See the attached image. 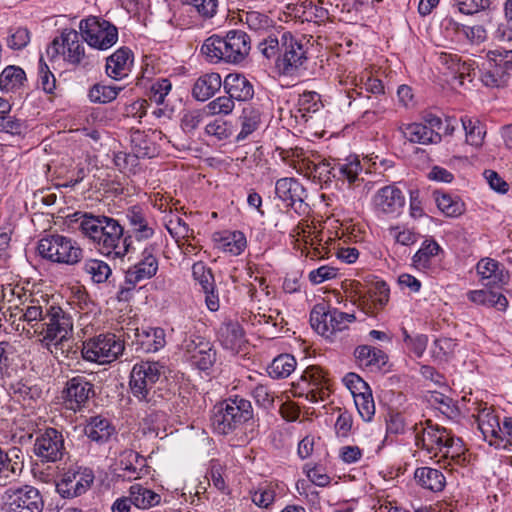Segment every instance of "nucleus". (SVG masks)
<instances>
[{
	"mask_svg": "<svg viewBox=\"0 0 512 512\" xmlns=\"http://www.w3.org/2000/svg\"><path fill=\"white\" fill-rule=\"evenodd\" d=\"M17 309L20 313L19 319L28 324L33 330V336L51 352H54V348L57 353L72 336V317L60 306L51 304L44 296L26 299Z\"/></svg>",
	"mask_w": 512,
	"mask_h": 512,
	"instance_id": "1",
	"label": "nucleus"
},
{
	"mask_svg": "<svg viewBox=\"0 0 512 512\" xmlns=\"http://www.w3.org/2000/svg\"><path fill=\"white\" fill-rule=\"evenodd\" d=\"M250 50V37L240 30H231L225 37L212 35L201 46V54L205 60L215 64L220 61L228 64L242 63Z\"/></svg>",
	"mask_w": 512,
	"mask_h": 512,
	"instance_id": "2",
	"label": "nucleus"
},
{
	"mask_svg": "<svg viewBox=\"0 0 512 512\" xmlns=\"http://www.w3.org/2000/svg\"><path fill=\"white\" fill-rule=\"evenodd\" d=\"M165 374V366L159 361H141L136 363L130 373L131 394L139 402L155 405L162 395L157 392L156 384Z\"/></svg>",
	"mask_w": 512,
	"mask_h": 512,
	"instance_id": "3",
	"label": "nucleus"
},
{
	"mask_svg": "<svg viewBox=\"0 0 512 512\" xmlns=\"http://www.w3.org/2000/svg\"><path fill=\"white\" fill-rule=\"evenodd\" d=\"M253 418L251 402L242 397L228 398L213 408L211 426L221 435H227Z\"/></svg>",
	"mask_w": 512,
	"mask_h": 512,
	"instance_id": "4",
	"label": "nucleus"
},
{
	"mask_svg": "<svg viewBox=\"0 0 512 512\" xmlns=\"http://www.w3.org/2000/svg\"><path fill=\"white\" fill-rule=\"evenodd\" d=\"M460 442V439H454L445 428L431 425V421H427V426L422 428L421 432L415 433V445L426 450L431 458L460 457Z\"/></svg>",
	"mask_w": 512,
	"mask_h": 512,
	"instance_id": "5",
	"label": "nucleus"
},
{
	"mask_svg": "<svg viewBox=\"0 0 512 512\" xmlns=\"http://www.w3.org/2000/svg\"><path fill=\"white\" fill-rule=\"evenodd\" d=\"M37 250L41 257L60 264L74 265L83 257V250L78 243L60 234L41 238Z\"/></svg>",
	"mask_w": 512,
	"mask_h": 512,
	"instance_id": "6",
	"label": "nucleus"
},
{
	"mask_svg": "<svg viewBox=\"0 0 512 512\" xmlns=\"http://www.w3.org/2000/svg\"><path fill=\"white\" fill-rule=\"evenodd\" d=\"M124 349L123 340L113 333H106L84 341L81 353L86 361L107 364L118 359Z\"/></svg>",
	"mask_w": 512,
	"mask_h": 512,
	"instance_id": "7",
	"label": "nucleus"
},
{
	"mask_svg": "<svg viewBox=\"0 0 512 512\" xmlns=\"http://www.w3.org/2000/svg\"><path fill=\"white\" fill-rule=\"evenodd\" d=\"M46 55L49 61H64L79 64L86 58L85 47L79 33L74 29H65L60 37L55 38L47 47Z\"/></svg>",
	"mask_w": 512,
	"mask_h": 512,
	"instance_id": "8",
	"label": "nucleus"
},
{
	"mask_svg": "<svg viewBox=\"0 0 512 512\" xmlns=\"http://www.w3.org/2000/svg\"><path fill=\"white\" fill-rule=\"evenodd\" d=\"M295 397H305L309 402L325 401L330 390L324 371L318 366L307 367L301 377L292 384Z\"/></svg>",
	"mask_w": 512,
	"mask_h": 512,
	"instance_id": "9",
	"label": "nucleus"
},
{
	"mask_svg": "<svg viewBox=\"0 0 512 512\" xmlns=\"http://www.w3.org/2000/svg\"><path fill=\"white\" fill-rule=\"evenodd\" d=\"M102 227L100 239L96 240L95 247L108 257H124L132 245L131 236H124L123 227L111 217H107Z\"/></svg>",
	"mask_w": 512,
	"mask_h": 512,
	"instance_id": "10",
	"label": "nucleus"
},
{
	"mask_svg": "<svg viewBox=\"0 0 512 512\" xmlns=\"http://www.w3.org/2000/svg\"><path fill=\"white\" fill-rule=\"evenodd\" d=\"M43 499L30 485L10 487L2 495V512H42Z\"/></svg>",
	"mask_w": 512,
	"mask_h": 512,
	"instance_id": "11",
	"label": "nucleus"
},
{
	"mask_svg": "<svg viewBox=\"0 0 512 512\" xmlns=\"http://www.w3.org/2000/svg\"><path fill=\"white\" fill-rule=\"evenodd\" d=\"M186 336L181 342L184 356L198 369L208 370L216 361V351L206 338L192 333L189 324H185Z\"/></svg>",
	"mask_w": 512,
	"mask_h": 512,
	"instance_id": "12",
	"label": "nucleus"
},
{
	"mask_svg": "<svg viewBox=\"0 0 512 512\" xmlns=\"http://www.w3.org/2000/svg\"><path fill=\"white\" fill-rule=\"evenodd\" d=\"M81 37L87 44L99 50H106L114 45L118 39V32L114 25L108 21L89 17L80 21Z\"/></svg>",
	"mask_w": 512,
	"mask_h": 512,
	"instance_id": "13",
	"label": "nucleus"
},
{
	"mask_svg": "<svg viewBox=\"0 0 512 512\" xmlns=\"http://www.w3.org/2000/svg\"><path fill=\"white\" fill-rule=\"evenodd\" d=\"M362 171V166L357 158L347 159L345 162L331 164L327 161L314 163L307 160V173H316L320 178L336 179L338 181H347L349 185L356 184L359 179V174Z\"/></svg>",
	"mask_w": 512,
	"mask_h": 512,
	"instance_id": "14",
	"label": "nucleus"
},
{
	"mask_svg": "<svg viewBox=\"0 0 512 512\" xmlns=\"http://www.w3.org/2000/svg\"><path fill=\"white\" fill-rule=\"evenodd\" d=\"M33 452L41 462L56 463L66 454L65 440L61 431L49 427L35 439Z\"/></svg>",
	"mask_w": 512,
	"mask_h": 512,
	"instance_id": "15",
	"label": "nucleus"
},
{
	"mask_svg": "<svg viewBox=\"0 0 512 512\" xmlns=\"http://www.w3.org/2000/svg\"><path fill=\"white\" fill-rule=\"evenodd\" d=\"M93 481L94 474L89 468L68 469L56 484V490L63 498H73L85 493Z\"/></svg>",
	"mask_w": 512,
	"mask_h": 512,
	"instance_id": "16",
	"label": "nucleus"
},
{
	"mask_svg": "<svg viewBox=\"0 0 512 512\" xmlns=\"http://www.w3.org/2000/svg\"><path fill=\"white\" fill-rule=\"evenodd\" d=\"M66 407L74 412L80 411L94 395L93 384L84 376H75L66 382L63 390Z\"/></svg>",
	"mask_w": 512,
	"mask_h": 512,
	"instance_id": "17",
	"label": "nucleus"
},
{
	"mask_svg": "<svg viewBox=\"0 0 512 512\" xmlns=\"http://www.w3.org/2000/svg\"><path fill=\"white\" fill-rule=\"evenodd\" d=\"M405 205V197L402 191L388 185L379 189L373 197V206L378 214L395 218L402 213Z\"/></svg>",
	"mask_w": 512,
	"mask_h": 512,
	"instance_id": "18",
	"label": "nucleus"
},
{
	"mask_svg": "<svg viewBox=\"0 0 512 512\" xmlns=\"http://www.w3.org/2000/svg\"><path fill=\"white\" fill-rule=\"evenodd\" d=\"M158 265L156 247L154 245H148L142 251L140 261L126 271V282L135 286L143 280L152 278L158 271Z\"/></svg>",
	"mask_w": 512,
	"mask_h": 512,
	"instance_id": "19",
	"label": "nucleus"
},
{
	"mask_svg": "<svg viewBox=\"0 0 512 512\" xmlns=\"http://www.w3.org/2000/svg\"><path fill=\"white\" fill-rule=\"evenodd\" d=\"M477 422L479 430L489 445L501 448L503 446V439L499 435H502V423L494 410L490 407L481 409L478 413Z\"/></svg>",
	"mask_w": 512,
	"mask_h": 512,
	"instance_id": "20",
	"label": "nucleus"
},
{
	"mask_svg": "<svg viewBox=\"0 0 512 512\" xmlns=\"http://www.w3.org/2000/svg\"><path fill=\"white\" fill-rule=\"evenodd\" d=\"M126 218L132 233L138 240H147L153 237L155 222L143 207L139 205L129 207L126 211Z\"/></svg>",
	"mask_w": 512,
	"mask_h": 512,
	"instance_id": "21",
	"label": "nucleus"
},
{
	"mask_svg": "<svg viewBox=\"0 0 512 512\" xmlns=\"http://www.w3.org/2000/svg\"><path fill=\"white\" fill-rule=\"evenodd\" d=\"M476 269L485 286L498 287L506 284L509 280V272L494 259H481L477 263Z\"/></svg>",
	"mask_w": 512,
	"mask_h": 512,
	"instance_id": "22",
	"label": "nucleus"
},
{
	"mask_svg": "<svg viewBox=\"0 0 512 512\" xmlns=\"http://www.w3.org/2000/svg\"><path fill=\"white\" fill-rule=\"evenodd\" d=\"M137 350L143 352H157L166 344L165 330L161 327L137 328L135 330Z\"/></svg>",
	"mask_w": 512,
	"mask_h": 512,
	"instance_id": "23",
	"label": "nucleus"
},
{
	"mask_svg": "<svg viewBox=\"0 0 512 512\" xmlns=\"http://www.w3.org/2000/svg\"><path fill=\"white\" fill-rule=\"evenodd\" d=\"M217 339L224 349L238 352L245 343V334L238 322L227 321L220 325Z\"/></svg>",
	"mask_w": 512,
	"mask_h": 512,
	"instance_id": "24",
	"label": "nucleus"
},
{
	"mask_svg": "<svg viewBox=\"0 0 512 512\" xmlns=\"http://www.w3.org/2000/svg\"><path fill=\"white\" fill-rule=\"evenodd\" d=\"M223 85L221 76L218 73H206L195 81L192 87V97L200 102H205L213 97Z\"/></svg>",
	"mask_w": 512,
	"mask_h": 512,
	"instance_id": "25",
	"label": "nucleus"
},
{
	"mask_svg": "<svg viewBox=\"0 0 512 512\" xmlns=\"http://www.w3.org/2000/svg\"><path fill=\"white\" fill-rule=\"evenodd\" d=\"M237 124L240 131L236 136V141L241 142L252 136L262 126V115L257 107L247 105L242 109L238 117Z\"/></svg>",
	"mask_w": 512,
	"mask_h": 512,
	"instance_id": "26",
	"label": "nucleus"
},
{
	"mask_svg": "<svg viewBox=\"0 0 512 512\" xmlns=\"http://www.w3.org/2000/svg\"><path fill=\"white\" fill-rule=\"evenodd\" d=\"M223 87L233 100L247 101L254 95L253 85L245 76L238 73L228 74L223 81Z\"/></svg>",
	"mask_w": 512,
	"mask_h": 512,
	"instance_id": "27",
	"label": "nucleus"
},
{
	"mask_svg": "<svg viewBox=\"0 0 512 512\" xmlns=\"http://www.w3.org/2000/svg\"><path fill=\"white\" fill-rule=\"evenodd\" d=\"M275 193L287 206H293L296 202L304 201L305 188L297 179L285 177L277 180Z\"/></svg>",
	"mask_w": 512,
	"mask_h": 512,
	"instance_id": "28",
	"label": "nucleus"
},
{
	"mask_svg": "<svg viewBox=\"0 0 512 512\" xmlns=\"http://www.w3.org/2000/svg\"><path fill=\"white\" fill-rule=\"evenodd\" d=\"M74 217V222L77 224V228L83 237L89 239L95 245L96 240L100 239V232L103 229L102 225L106 222L107 216L75 213Z\"/></svg>",
	"mask_w": 512,
	"mask_h": 512,
	"instance_id": "29",
	"label": "nucleus"
},
{
	"mask_svg": "<svg viewBox=\"0 0 512 512\" xmlns=\"http://www.w3.org/2000/svg\"><path fill=\"white\" fill-rule=\"evenodd\" d=\"M400 130L403 136L412 143L427 145L437 144L441 141L439 132L427 128V125L423 123L406 124L401 126Z\"/></svg>",
	"mask_w": 512,
	"mask_h": 512,
	"instance_id": "30",
	"label": "nucleus"
},
{
	"mask_svg": "<svg viewBox=\"0 0 512 512\" xmlns=\"http://www.w3.org/2000/svg\"><path fill=\"white\" fill-rule=\"evenodd\" d=\"M217 247L231 255H240L247 246V240L241 231H223L213 235Z\"/></svg>",
	"mask_w": 512,
	"mask_h": 512,
	"instance_id": "31",
	"label": "nucleus"
},
{
	"mask_svg": "<svg viewBox=\"0 0 512 512\" xmlns=\"http://www.w3.org/2000/svg\"><path fill=\"white\" fill-rule=\"evenodd\" d=\"M354 354L359 364L370 371L381 370L388 360L387 355L382 350L368 345L357 347Z\"/></svg>",
	"mask_w": 512,
	"mask_h": 512,
	"instance_id": "32",
	"label": "nucleus"
},
{
	"mask_svg": "<svg viewBox=\"0 0 512 512\" xmlns=\"http://www.w3.org/2000/svg\"><path fill=\"white\" fill-rule=\"evenodd\" d=\"M445 30L455 33L458 37H464L471 43H481L487 37L482 25L466 26L456 22L453 18H445L442 22Z\"/></svg>",
	"mask_w": 512,
	"mask_h": 512,
	"instance_id": "33",
	"label": "nucleus"
},
{
	"mask_svg": "<svg viewBox=\"0 0 512 512\" xmlns=\"http://www.w3.org/2000/svg\"><path fill=\"white\" fill-rule=\"evenodd\" d=\"M113 432L114 427L106 418L101 416L91 417L84 427L85 435L98 444L107 442Z\"/></svg>",
	"mask_w": 512,
	"mask_h": 512,
	"instance_id": "34",
	"label": "nucleus"
},
{
	"mask_svg": "<svg viewBox=\"0 0 512 512\" xmlns=\"http://www.w3.org/2000/svg\"><path fill=\"white\" fill-rule=\"evenodd\" d=\"M281 53L283 64H296L306 58L303 45L290 32H284L281 36Z\"/></svg>",
	"mask_w": 512,
	"mask_h": 512,
	"instance_id": "35",
	"label": "nucleus"
},
{
	"mask_svg": "<svg viewBox=\"0 0 512 512\" xmlns=\"http://www.w3.org/2000/svg\"><path fill=\"white\" fill-rule=\"evenodd\" d=\"M131 501L138 509H149L161 502V495L153 490L135 483L129 489Z\"/></svg>",
	"mask_w": 512,
	"mask_h": 512,
	"instance_id": "36",
	"label": "nucleus"
},
{
	"mask_svg": "<svg viewBox=\"0 0 512 512\" xmlns=\"http://www.w3.org/2000/svg\"><path fill=\"white\" fill-rule=\"evenodd\" d=\"M441 247L432 239H426L422 242L419 250L412 257V265L417 270L429 269L433 259L440 253Z\"/></svg>",
	"mask_w": 512,
	"mask_h": 512,
	"instance_id": "37",
	"label": "nucleus"
},
{
	"mask_svg": "<svg viewBox=\"0 0 512 512\" xmlns=\"http://www.w3.org/2000/svg\"><path fill=\"white\" fill-rule=\"evenodd\" d=\"M415 479L422 487L433 492L442 491L446 483L442 472L430 467L417 468L415 471Z\"/></svg>",
	"mask_w": 512,
	"mask_h": 512,
	"instance_id": "38",
	"label": "nucleus"
},
{
	"mask_svg": "<svg viewBox=\"0 0 512 512\" xmlns=\"http://www.w3.org/2000/svg\"><path fill=\"white\" fill-rule=\"evenodd\" d=\"M467 297L475 304L496 307L498 310H505L508 305V301L504 295L491 290H472L467 293Z\"/></svg>",
	"mask_w": 512,
	"mask_h": 512,
	"instance_id": "39",
	"label": "nucleus"
},
{
	"mask_svg": "<svg viewBox=\"0 0 512 512\" xmlns=\"http://www.w3.org/2000/svg\"><path fill=\"white\" fill-rule=\"evenodd\" d=\"M482 83L487 87L504 86L509 79L507 66H476Z\"/></svg>",
	"mask_w": 512,
	"mask_h": 512,
	"instance_id": "40",
	"label": "nucleus"
},
{
	"mask_svg": "<svg viewBox=\"0 0 512 512\" xmlns=\"http://www.w3.org/2000/svg\"><path fill=\"white\" fill-rule=\"evenodd\" d=\"M278 488L276 482H263L250 492L251 500L256 506L267 509L274 503Z\"/></svg>",
	"mask_w": 512,
	"mask_h": 512,
	"instance_id": "41",
	"label": "nucleus"
},
{
	"mask_svg": "<svg viewBox=\"0 0 512 512\" xmlns=\"http://www.w3.org/2000/svg\"><path fill=\"white\" fill-rule=\"evenodd\" d=\"M131 147L134 155L137 158L153 157L156 153V147L148 135L140 130L131 132L130 136Z\"/></svg>",
	"mask_w": 512,
	"mask_h": 512,
	"instance_id": "42",
	"label": "nucleus"
},
{
	"mask_svg": "<svg viewBox=\"0 0 512 512\" xmlns=\"http://www.w3.org/2000/svg\"><path fill=\"white\" fill-rule=\"evenodd\" d=\"M26 80V74L20 66H6L0 74V89L13 91L21 87Z\"/></svg>",
	"mask_w": 512,
	"mask_h": 512,
	"instance_id": "43",
	"label": "nucleus"
},
{
	"mask_svg": "<svg viewBox=\"0 0 512 512\" xmlns=\"http://www.w3.org/2000/svg\"><path fill=\"white\" fill-rule=\"evenodd\" d=\"M296 359L290 354H281L273 359L268 374L274 379L288 377L296 368Z\"/></svg>",
	"mask_w": 512,
	"mask_h": 512,
	"instance_id": "44",
	"label": "nucleus"
},
{
	"mask_svg": "<svg viewBox=\"0 0 512 512\" xmlns=\"http://www.w3.org/2000/svg\"><path fill=\"white\" fill-rule=\"evenodd\" d=\"M310 324L318 334L330 337L329 309L326 304L321 303L313 307L310 313Z\"/></svg>",
	"mask_w": 512,
	"mask_h": 512,
	"instance_id": "45",
	"label": "nucleus"
},
{
	"mask_svg": "<svg viewBox=\"0 0 512 512\" xmlns=\"http://www.w3.org/2000/svg\"><path fill=\"white\" fill-rule=\"evenodd\" d=\"M21 451L18 448H12L4 452L0 448V472L8 476L9 473L17 475L23 468V462L20 459Z\"/></svg>",
	"mask_w": 512,
	"mask_h": 512,
	"instance_id": "46",
	"label": "nucleus"
},
{
	"mask_svg": "<svg viewBox=\"0 0 512 512\" xmlns=\"http://www.w3.org/2000/svg\"><path fill=\"white\" fill-rule=\"evenodd\" d=\"M239 20L252 31L259 32L273 26V20L259 11H247L239 14Z\"/></svg>",
	"mask_w": 512,
	"mask_h": 512,
	"instance_id": "47",
	"label": "nucleus"
},
{
	"mask_svg": "<svg viewBox=\"0 0 512 512\" xmlns=\"http://www.w3.org/2000/svg\"><path fill=\"white\" fill-rule=\"evenodd\" d=\"M84 272L90 276L95 283H104L111 275L110 266L98 259H88L83 265Z\"/></svg>",
	"mask_w": 512,
	"mask_h": 512,
	"instance_id": "48",
	"label": "nucleus"
},
{
	"mask_svg": "<svg viewBox=\"0 0 512 512\" xmlns=\"http://www.w3.org/2000/svg\"><path fill=\"white\" fill-rule=\"evenodd\" d=\"M437 207L448 217H457L464 211V204L458 198L449 194H436Z\"/></svg>",
	"mask_w": 512,
	"mask_h": 512,
	"instance_id": "49",
	"label": "nucleus"
},
{
	"mask_svg": "<svg viewBox=\"0 0 512 512\" xmlns=\"http://www.w3.org/2000/svg\"><path fill=\"white\" fill-rule=\"evenodd\" d=\"M204 107L209 116H228L233 112L235 102L229 95L219 96Z\"/></svg>",
	"mask_w": 512,
	"mask_h": 512,
	"instance_id": "50",
	"label": "nucleus"
},
{
	"mask_svg": "<svg viewBox=\"0 0 512 512\" xmlns=\"http://www.w3.org/2000/svg\"><path fill=\"white\" fill-rule=\"evenodd\" d=\"M121 87L95 84L89 90V99L94 103H109L116 99Z\"/></svg>",
	"mask_w": 512,
	"mask_h": 512,
	"instance_id": "51",
	"label": "nucleus"
},
{
	"mask_svg": "<svg viewBox=\"0 0 512 512\" xmlns=\"http://www.w3.org/2000/svg\"><path fill=\"white\" fill-rule=\"evenodd\" d=\"M463 129L466 132V141L472 146H480L483 142L485 132L479 121L464 117L461 119Z\"/></svg>",
	"mask_w": 512,
	"mask_h": 512,
	"instance_id": "52",
	"label": "nucleus"
},
{
	"mask_svg": "<svg viewBox=\"0 0 512 512\" xmlns=\"http://www.w3.org/2000/svg\"><path fill=\"white\" fill-rule=\"evenodd\" d=\"M354 403L360 417L365 422H370L373 419L376 410L372 390L354 398Z\"/></svg>",
	"mask_w": 512,
	"mask_h": 512,
	"instance_id": "53",
	"label": "nucleus"
},
{
	"mask_svg": "<svg viewBox=\"0 0 512 512\" xmlns=\"http://www.w3.org/2000/svg\"><path fill=\"white\" fill-rule=\"evenodd\" d=\"M209 117L205 107L187 111L181 119V127L186 133H192Z\"/></svg>",
	"mask_w": 512,
	"mask_h": 512,
	"instance_id": "54",
	"label": "nucleus"
},
{
	"mask_svg": "<svg viewBox=\"0 0 512 512\" xmlns=\"http://www.w3.org/2000/svg\"><path fill=\"white\" fill-rule=\"evenodd\" d=\"M192 275L194 280L201 286L202 290L215 289L212 271L203 262L193 264Z\"/></svg>",
	"mask_w": 512,
	"mask_h": 512,
	"instance_id": "55",
	"label": "nucleus"
},
{
	"mask_svg": "<svg viewBox=\"0 0 512 512\" xmlns=\"http://www.w3.org/2000/svg\"><path fill=\"white\" fill-rule=\"evenodd\" d=\"M369 300L375 309H382L389 301L390 289L383 281L375 282L368 290Z\"/></svg>",
	"mask_w": 512,
	"mask_h": 512,
	"instance_id": "56",
	"label": "nucleus"
},
{
	"mask_svg": "<svg viewBox=\"0 0 512 512\" xmlns=\"http://www.w3.org/2000/svg\"><path fill=\"white\" fill-rule=\"evenodd\" d=\"M204 133L207 136L214 137L218 141H224L231 136L229 123L223 119L216 118L206 124Z\"/></svg>",
	"mask_w": 512,
	"mask_h": 512,
	"instance_id": "57",
	"label": "nucleus"
},
{
	"mask_svg": "<svg viewBox=\"0 0 512 512\" xmlns=\"http://www.w3.org/2000/svg\"><path fill=\"white\" fill-rule=\"evenodd\" d=\"M165 226L176 241L189 238L193 233L188 224L177 215L171 216Z\"/></svg>",
	"mask_w": 512,
	"mask_h": 512,
	"instance_id": "58",
	"label": "nucleus"
},
{
	"mask_svg": "<svg viewBox=\"0 0 512 512\" xmlns=\"http://www.w3.org/2000/svg\"><path fill=\"white\" fill-rule=\"evenodd\" d=\"M505 22L498 25L495 31V38L499 41L512 42V0L504 3Z\"/></svg>",
	"mask_w": 512,
	"mask_h": 512,
	"instance_id": "59",
	"label": "nucleus"
},
{
	"mask_svg": "<svg viewBox=\"0 0 512 512\" xmlns=\"http://www.w3.org/2000/svg\"><path fill=\"white\" fill-rule=\"evenodd\" d=\"M355 320L353 314L339 311L338 309H329V325H330V336L335 332L342 331L348 327L349 323Z\"/></svg>",
	"mask_w": 512,
	"mask_h": 512,
	"instance_id": "60",
	"label": "nucleus"
},
{
	"mask_svg": "<svg viewBox=\"0 0 512 512\" xmlns=\"http://www.w3.org/2000/svg\"><path fill=\"white\" fill-rule=\"evenodd\" d=\"M299 66H274L273 74L278 76L282 87L294 86L299 80Z\"/></svg>",
	"mask_w": 512,
	"mask_h": 512,
	"instance_id": "61",
	"label": "nucleus"
},
{
	"mask_svg": "<svg viewBox=\"0 0 512 512\" xmlns=\"http://www.w3.org/2000/svg\"><path fill=\"white\" fill-rule=\"evenodd\" d=\"M389 234L396 243L403 246H411L415 244L420 237V235L414 230L400 226L390 227Z\"/></svg>",
	"mask_w": 512,
	"mask_h": 512,
	"instance_id": "62",
	"label": "nucleus"
},
{
	"mask_svg": "<svg viewBox=\"0 0 512 512\" xmlns=\"http://www.w3.org/2000/svg\"><path fill=\"white\" fill-rule=\"evenodd\" d=\"M338 417L334 424L337 437L347 438L353 427V416L347 410L338 409Z\"/></svg>",
	"mask_w": 512,
	"mask_h": 512,
	"instance_id": "63",
	"label": "nucleus"
},
{
	"mask_svg": "<svg viewBox=\"0 0 512 512\" xmlns=\"http://www.w3.org/2000/svg\"><path fill=\"white\" fill-rule=\"evenodd\" d=\"M345 386L350 390L353 398L365 394L371 390L370 386L356 373H348L343 378Z\"/></svg>",
	"mask_w": 512,
	"mask_h": 512,
	"instance_id": "64",
	"label": "nucleus"
}]
</instances>
